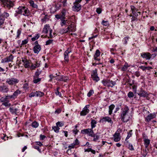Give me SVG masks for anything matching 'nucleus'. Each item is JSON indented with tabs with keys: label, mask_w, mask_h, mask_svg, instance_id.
I'll return each instance as SVG.
<instances>
[{
	"label": "nucleus",
	"mask_w": 157,
	"mask_h": 157,
	"mask_svg": "<svg viewBox=\"0 0 157 157\" xmlns=\"http://www.w3.org/2000/svg\"><path fill=\"white\" fill-rule=\"evenodd\" d=\"M29 3L31 6H32L33 8H37V6L36 5L34 4V2L33 1H30L29 2Z\"/></svg>",
	"instance_id": "nucleus-36"
},
{
	"label": "nucleus",
	"mask_w": 157,
	"mask_h": 157,
	"mask_svg": "<svg viewBox=\"0 0 157 157\" xmlns=\"http://www.w3.org/2000/svg\"><path fill=\"white\" fill-rule=\"evenodd\" d=\"M41 80V78H38V77H36L35 76H34L33 77V82L35 83H37L40 82Z\"/></svg>",
	"instance_id": "nucleus-28"
},
{
	"label": "nucleus",
	"mask_w": 157,
	"mask_h": 157,
	"mask_svg": "<svg viewBox=\"0 0 157 157\" xmlns=\"http://www.w3.org/2000/svg\"><path fill=\"white\" fill-rule=\"evenodd\" d=\"M9 110L12 113L16 114L18 110V107H16V105H13L10 108Z\"/></svg>",
	"instance_id": "nucleus-17"
},
{
	"label": "nucleus",
	"mask_w": 157,
	"mask_h": 157,
	"mask_svg": "<svg viewBox=\"0 0 157 157\" xmlns=\"http://www.w3.org/2000/svg\"><path fill=\"white\" fill-rule=\"evenodd\" d=\"M68 78L67 77L61 75L57 77L56 78V79L58 81L66 82Z\"/></svg>",
	"instance_id": "nucleus-18"
},
{
	"label": "nucleus",
	"mask_w": 157,
	"mask_h": 157,
	"mask_svg": "<svg viewBox=\"0 0 157 157\" xmlns=\"http://www.w3.org/2000/svg\"><path fill=\"white\" fill-rule=\"evenodd\" d=\"M81 6L79 4L74 3V5L72 7V10L74 11L78 12L81 9Z\"/></svg>",
	"instance_id": "nucleus-14"
},
{
	"label": "nucleus",
	"mask_w": 157,
	"mask_h": 157,
	"mask_svg": "<svg viewBox=\"0 0 157 157\" xmlns=\"http://www.w3.org/2000/svg\"><path fill=\"white\" fill-rule=\"evenodd\" d=\"M13 56L12 54H10L8 56L2 59L1 61L2 63H5L13 61Z\"/></svg>",
	"instance_id": "nucleus-9"
},
{
	"label": "nucleus",
	"mask_w": 157,
	"mask_h": 157,
	"mask_svg": "<svg viewBox=\"0 0 157 157\" xmlns=\"http://www.w3.org/2000/svg\"><path fill=\"white\" fill-rule=\"evenodd\" d=\"M23 88L25 89L28 88V84L27 83L24 84L23 86Z\"/></svg>",
	"instance_id": "nucleus-64"
},
{
	"label": "nucleus",
	"mask_w": 157,
	"mask_h": 157,
	"mask_svg": "<svg viewBox=\"0 0 157 157\" xmlns=\"http://www.w3.org/2000/svg\"><path fill=\"white\" fill-rule=\"evenodd\" d=\"M56 17L58 19H60L61 20H63L65 18V16H64V15L62 14V13L61 14L59 15H56Z\"/></svg>",
	"instance_id": "nucleus-27"
},
{
	"label": "nucleus",
	"mask_w": 157,
	"mask_h": 157,
	"mask_svg": "<svg viewBox=\"0 0 157 157\" xmlns=\"http://www.w3.org/2000/svg\"><path fill=\"white\" fill-rule=\"evenodd\" d=\"M2 1L1 3L4 6L9 9L13 7L14 5V1L11 0H3Z\"/></svg>",
	"instance_id": "nucleus-4"
},
{
	"label": "nucleus",
	"mask_w": 157,
	"mask_h": 157,
	"mask_svg": "<svg viewBox=\"0 0 157 157\" xmlns=\"http://www.w3.org/2000/svg\"><path fill=\"white\" fill-rule=\"evenodd\" d=\"M52 129L56 132L58 133L59 132V128L57 126L53 127Z\"/></svg>",
	"instance_id": "nucleus-40"
},
{
	"label": "nucleus",
	"mask_w": 157,
	"mask_h": 157,
	"mask_svg": "<svg viewBox=\"0 0 157 157\" xmlns=\"http://www.w3.org/2000/svg\"><path fill=\"white\" fill-rule=\"evenodd\" d=\"M21 61L23 63V64L25 68L29 67L31 63V61L30 60H28L23 58H21Z\"/></svg>",
	"instance_id": "nucleus-10"
},
{
	"label": "nucleus",
	"mask_w": 157,
	"mask_h": 157,
	"mask_svg": "<svg viewBox=\"0 0 157 157\" xmlns=\"http://www.w3.org/2000/svg\"><path fill=\"white\" fill-rule=\"evenodd\" d=\"M147 148V149H146L144 150H143L144 153H143V155L144 157H145L147 155L149 151L148 149Z\"/></svg>",
	"instance_id": "nucleus-43"
},
{
	"label": "nucleus",
	"mask_w": 157,
	"mask_h": 157,
	"mask_svg": "<svg viewBox=\"0 0 157 157\" xmlns=\"http://www.w3.org/2000/svg\"><path fill=\"white\" fill-rule=\"evenodd\" d=\"M61 25L62 26L67 25V20H64V19L63 20H61Z\"/></svg>",
	"instance_id": "nucleus-33"
},
{
	"label": "nucleus",
	"mask_w": 157,
	"mask_h": 157,
	"mask_svg": "<svg viewBox=\"0 0 157 157\" xmlns=\"http://www.w3.org/2000/svg\"><path fill=\"white\" fill-rule=\"evenodd\" d=\"M35 93L36 96L41 97L44 95V94L40 91H36Z\"/></svg>",
	"instance_id": "nucleus-26"
},
{
	"label": "nucleus",
	"mask_w": 157,
	"mask_h": 157,
	"mask_svg": "<svg viewBox=\"0 0 157 157\" xmlns=\"http://www.w3.org/2000/svg\"><path fill=\"white\" fill-rule=\"evenodd\" d=\"M94 93V91L93 90H90L88 93L87 94V96L88 97H90L92 95V94Z\"/></svg>",
	"instance_id": "nucleus-47"
},
{
	"label": "nucleus",
	"mask_w": 157,
	"mask_h": 157,
	"mask_svg": "<svg viewBox=\"0 0 157 157\" xmlns=\"http://www.w3.org/2000/svg\"><path fill=\"white\" fill-rule=\"evenodd\" d=\"M100 52L98 50H96L95 54L94 55V59L97 60L99 61L100 59L98 57L100 56Z\"/></svg>",
	"instance_id": "nucleus-20"
},
{
	"label": "nucleus",
	"mask_w": 157,
	"mask_h": 157,
	"mask_svg": "<svg viewBox=\"0 0 157 157\" xmlns=\"http://www.w3.org/2000/svg\"><path fill=\"white\" fill-rule=\"evenodd\" d=\"M132 135V133L131 132H129L125 140H126L128 139Z\"/></svg>",
	"instance_id": "nucleus-54"
},
{
	"label": "nucleus",
	"mask_w": 157,
	"mask_h": 157,
	"mask_svg": "<svg viewBox=\"0 0 157 157\" xmlns=\"http://www.w3.org/2000/svg\"><path fill=\"white\" fill-rule=\"evenodd\" d=\"M128 96L129 98H132L133 97L134 95L132 92H129L128 94Z\"/></svg>",
	"instance_id": "nucleus-52"
},
{
	"label": "nucleus",
	"mask_w": 157,
	"mask_h": 157,
	"mask_svg": "<svg viewBox=\"0 0 157 157\" xmlns=\"http://www.w3.org/2000/svg\"><path fill=\"white\" fill-rule=\"evenodd\" d=\"M131 8L132 10V13H134L136 11H137V10L135 7L133 6H131Z\"/></svg>",
	"instance_id": "nucleus-46"
},
{
	"label": "nucleus",
	"mask_w": 157,
	"mask_h": 157,
	"mask_svg": "<svg viewBox=\"0 0 157 157\" xmlns=\"http://www.w3.org/2000/svg\"><path fill=\"white\" fill-rule=\"evenodd\" d=\"M128 148L130 150H134V149L132 145L131 144H129L128 145Z\"/></svg>",
	"instance_id": "nucleus-56"
},
{
	"label": "nucleus",
	"mask_w": 157,
	"mask_h": 157,
	"mask_svg": "<svg viewBox=\"0 0 157 157\" xmlns=\"http://www.w3.org/2000/svg\"><path fill=\"white\" fill-rule=\"evenodd\" d=\"M16 12L18 14H21L25 16H28L30 14L29 10L25 6H20Z\"/></svg>",
	"instance_id": "nucleus-2"
},
{
	"label": "nucleus",
	"mask_w": 157,
	"mask_h": 157,
	"mask_svg": "<svg viewBox=\"0 0 157 157\" xmlns=\"http://www.w3.org/2000/svg\"><path fill=\"white\" fill-rule=\"evenodd\" d=\"M97 124V121L94 120L92 119L91 122V128H93L96 126V124Z\"/></svg>",
	"instance_id": "nucleus-29"
},
{
	"label": "nucleus",
	"mask_w": 157,
	"mask_h": 157,
	"mask_svg": "<svg viewBox=\"0 0 157 157\" xmlns=\"http://www.w3.org/2000/svg\"><path fill=\"white\" fill-rule=\"evenodd\" d=\"M91 77L93 80L96 82H98L100 79L99 78L98 76L96 70L93 71L91 74Z\"/></svg>",
	"instance_id": "nucleus-12"
},
{
	"label": "nucleus",
	"mask_w": 157,
	"mask_h": 157,
	"mask_svg": "<svg viewBox=\"0 0 157 157\" xmlns=\"http://www.w3.org/2000/svg\"><path fill=\"white\" fill-rule=\"evenodd\" d=\"M66 10L65 9H63L62 10V12H61V13H62V14L64 15V16H65L66 12Z\"/></svg>",
	"instance_id": "nucleus-58"
},
{
	"label": "nucleus",
	"mask_w": 157,
	"mask_h": 157,
	"mask_svg": "<svg viewBox=\"0 0 157 157\" xmlns=\"http://www.w3.org/2000/svg\"><path fill=\"white\" fill-rule=\"evenodd\" d=\"M93 128H88L82 130L81 131V133L83 134H88L91 136H94V132Z\"/></svg>",
	"instance_id": "nucleus-6"
},
{
	"label": "nucleus",
	"mask_w": 157,
	"mask_h": 157,
	"mask_svg": "<svg viewBox=\"0 0 157 157\" xmlns=\"http://www.w3.org/2000/svg\"><path fill=\"white\" fill-rule=\"evenodd\" d=\"M102 121L104 122H108L111 123H113V122L111 118L109 117H103L102 119Z\"/></svg>",
	"instance_id": "nucleus-23"
},
{
	"label": "nucleus",
	"mask_w": 157,
	"mask_h": 157,
	"mask_svg": "<svg viewBox=\"0 0 157 157\" xmlns=\"http://www.w3.org/2000/svg\"><path fill=\"white\" fill-rule=\"evenodd\" d=\"M115 106L113 105H111L109 107V114L111 115L112 112V110L114 109Z\"/></svg>",
	"instance_id": "nucleus-30"
},
{
	"label": "nucleus",
	"mask_w": 157,
	"mask_h": 157,
	"mask_svg": "<svg viewBox=\"0 0 157 157\" xmlns=\"http://www.w3.org/2000/svg\"><path fill=\"white\" fill-rule=\"evenodd\" d=\"M2 104V105H3L4 106H6V107L9 106L10 105V103H9V102H7L6 101L4 102H3Z\"/></svg>",
	"instance_id": "nucleus-48"
},
{
	"label": "nucleus",
	"mask_w": 157,
	"mask_h": 157,
	"mask_svg": "<svg viewBox=\"0 0 157 157\" xmlns=\"http://www.w3.org/2000/svg\"><path fill=\"white\" fill-rule=\"evenodd\" d=\"M141 56L146 59H150L151 57V54L149 52H143L141 54Z\"/></svg>",
	"instance_id": "nucleus-13"
},
{
	"label": "nucleus",
	"mask_w": 157,
	"mask_h": 157,
	"mask_svg": "<svg viewBox=\"0 0 157 157\" xmlns=\"http://www.w3.org/2000/svg\"><path fill=\"white\" fill-rule=\"evenodd\" d=\"M102 83L105 86L108 87H113L116 84L115 82L110 79H103L102 81Z\"/></svg>",
	"instance_id": "nucleus-3"
},
{
	"label": "nucleus",
	"mask_w": 157,
	"mask_h": 157,
	"mask_svg": "<svg viewBox=\"0 0 157 157\" xmlns=\"http://www.w3.org/2000/svg\"><path fill=\"white\" fill-rule=\"evenodd\" d=\"M75 145L73 143V144H71L70 145H69L68 146V148H70V149H71L72 148H74Z\"/></svg>",
	"instance_id": "nucleus-61"
},
{
	"label": "nucleus",
	"mask_w": 157,
	"mask_h": 157,
	"mask_svg": "<svg viewBox=\"0 0 157 157\" xmlns=\"http://www.w3.org/2000/svg\"><path fill=\"white\" fill-rule=\"evenodd\" d=\"M21 91L19 89L17 90L13 94V95L10 96V98H16L17 96L21 93Z\"/></svg>",
	"instance_id": "nucleus-19"
},
{
	"label": "nucleus",
	"mask_w": 157,
	"mask_h": 157,
	"mask_svg": "<svg viewBox=\"0 0 157 157\" xmlns=\"http://www.w3.org/2000/svg\"><path fill=\"white\" fill-rule=\"evenodd\" d=\"M96 12L100 14L101 13V10L100 8H97L96 9Z\"/></svg>",
	"instance_id": "nucleus-62"
},
{
	"label": "nucleus",
	"mask_w": 157,
	"mask_h": 157,
	"mask_svg": "<svg viewBox=\"0 0 157 157\" xmlns=\"http://www.w3.org/2000/svg\"><path fill=\"white\" fill-rule=\"evenodd\" d=\"M9 90V89L7 86L5 85L4 84L0 86V91L3 93H7Z\"/></svg>",
	"instance_id": "nucleus-16"
},
{
	"label": "nucleus",
	"mask_w": 157,
	"mask_h": 157,
	"mask_svg": "<svg viewBox=\"0 0 157 157\" xmlns=\"http://www.w3.org/2000/svg\"><path fill=\"white\" fill-rule=\"evenodd\" d=\"M53 40L52 39H49L47 41L46 43V45H49L53 43Z\"/></svg>",
	"instance_id": "nucleus-44"
},
{
	"label": "nucleus",
	"mask_w": 157,
	"mask_h": 157,
	"mask_svg": "<svg viewBox=\"0 0 157 157\" xmlns=\"http://www.w3.org/2000/svg\"><path fill=\"white\" fill-rule=\"evenodd\" d=\"M89 106L90 105H89L85 106L82 110L80 112V114L81 116H85L89 112V110L88 108Z\"/></svg>",
	"instance_id": "nucleus-11"
},
{
	"label": "nucleus",
	"mask_w": 157,
	"mask_h": 157,
	"mask_svg": "<svg viewBox=\"0 0 157 157\" xmlns=\"http://www.w3.org/2000/svg\"><path fill=\"white\" fill-rule=\"evenodd\" d=\"M129 67L128 64L127 63H125L124 66L122 68V70L123 71H125L127 70L128 68Z\"/></svg>",
	"instance_id": "nucleus-35"
},
{
	"label": "nucleus",
	"mask_w": 157,
	"mask_h": 157,
	"mask_svg": "<svg viewBox=\"0 0 157 157\" xmlns=\"http://www.w3.org/2000/svg\"><path fill=\"white\" fill-rule=\"evenodd\" d=\"M51 29L50 28L49 25H46L44 26L43 29V32L45 33H47L48 31L49 30L50 31Z\"/></svg>",
	"instance_id": "nucleus-21"
},
{
	"label": "nucleus",
	"mask_w": 157,
	"mask_h": 157,
	"mask_svg": "<svg viewBox=\"0 0 157 157\" xmlns=\"http://www.w3.org/2000/svg\"><path fill=\"white\" fill-rule=\"evenodd\" d=\"M71 52V51L69 49H67L66 50L64 53V55L68 56V54Z\"/></svg>",
	"instance_id": "nucleus-50"
},
{
	"label": "nucleus",
	"mask_w": 157,
	"mask_h": 157,
	"mask_svg": "<svg viewBox=\"0 0 157 157\" xmlns=\"http://www.w3.org/2000/svg\"><path fill=\"white\" fill-rule=\"evenodd\" d=\"M32 126L35 128H37L39 126V124L36 121H34L32 123Z\"/></svg>",
	"instance_id": "nucleus-34"
},
{
	"label": "nucleus",
	"mask_w": 157,
	"mask_h": 157,
	"mask_svg": "<svg viewBox=\"0 0 157 157\" xmlns=\"http://www.w3.org/2000/svg\"><path fill=\"white\" fill-rule=\"evenodd\" d=\"M39 37L40 35L39 34H36L34 37L32 38L31 40L33 41H35V40L37 39Z\"/></svg>",
	"instance_id": "nucleus-41"
},
{
	"label": "nucleus",
	"mask_w": 157,
	"mask_h": 157,
	"mask_svg": "<svg viewBox=\"0 0 157 157\" xmlns=\"http://www.w3.org/2000/svg\"><path fill=\"white\" fill-rule=\"evenodd\" d=\"M7 97L6 96V97H3L2 98H1L0 99V101L1 102H5L6 101H7Z\"/></svg>",
	"instance_id": "nucleus-37"
},
{
	"label": "nucleus",
	"mask_w": 157,
	"mask_h": 157,
	"mask_svg": "<svg viewBox=\"0 0 157 157\" xmlns=\"http://www.w3.org/2000/svg\"><path fill=\"white\" fill-rule=\"evenodd\" d=\"M85 152H91L93 154H95V151L94 150L92 149L91 148H88L86 149H85Z\"/></svg>",
	"instance_id": "nucleus-31"
},
{
	"label": "nucleus",
	"mask_w": 157,
	"mask_h": 157,
	"mask_svg": "<svg viewBox=\"0 0 157 157\" xmlns=\"http://www.w3.org/2000/svg\"><path fill=\"white\" fill-rule=\"evenodd\" d=\"M138 94L140 97H146L148 95L147 92L143 90H141L140 93Z\"/></svg>",
	"instance_id": "nucleus-22"
},
{
	"label": "nucleus",
	"mask_w": 157,
	"mask_h": 157,
	"mask_svg": "<svg viewBox=\"0 0 157 157\" xmlns=\"http://www.w3.org/2000/svg\"><path fill=\"white\" fill-rule=\"evenodd\" d=\"M19 82V80L16 78H10L6 79V82L10 85H15Z\"/></svg>",
	"instance_id": "nucleus-5"
},
{
	"label": "nucleus",
	"mask_w": 157,
	"mask_h": 157,
	"mask_svg": "<svg viewBox=\"0 0 157 157\" xmlns=\"http://www.w3.org/2000/svg\"><path fill=\"white\" fill-rule=\"evenodd\" d=\"M34 96H36L35 92H32V93H30L29 95V97L30 98H31L33 97H34Z\"/></svg>",
	"instance_id": "nucleus-57"
},
{
	"label": "nucleus",
	"mask_w": 157,
	"mask_h": 157,
	"mask_svg": "<svg viewBox=\"0 0 157 157\" xmlns=\"http://www.w3.org/2000/svg\"><path fill=\"white\" fill-rule=\"evenodd\" d=\"M40 74V72L38 71L36 72L34 76H35L36 77H38V76Z\"/></svg>",
	"instance_id": "nucleus-59"
},
{
	"label": "nucleus",
	"mask_w": 157,
	"mask_h": 157,
	"mask_svg": "<svg viewBox=\"0 0 157 157\" xmlns=\"http://www.w3.org/2000/svg\"><path fill=\"white\" fill-rule=\"evenodd\" d=\"M1 16L4 17H4L7 18L9 16V14L7 12H4L2 14Z\"/></svg>",
	"instance_id": "nucleus-38"
},
{
	"label": "nucleus",
	"mask_w": 157,
	"mask_h": 157,
	"mask_svg": "<svg viewBox=\"0 0 157 157\" xmlns=\"http://www.w3.org/2000/svg\"><path fill=\"white\" fill-rule=\"evenodd\" d=\"M101 23L102 24L106 27L108 26L109 25L108 21H107L103 20L102 21Z\"/></svg>",
	"instance_id": "nucleus-42"
},
{
	"label": "nucleus",
	"mask_w": 157,
	"mask_h": 157,
	"mask_svg": "<svg viewBox=\"0 0 157 157\" xmlns=\"http://www.w3.org/2000/svg\"><path fill=\"white\" fill-rule=\"evenodd\" d=\"M28 40L27 39L23 40L22 41L21 45H25L28 42Z\"/></svg>",
	"instance_id": "nucleus-53"
},
{
	"label": "nucleus",
	"mask_w": 157,
	"mask_h": 157,
	"mask_svg": "<svg viewBox=\"0 0 157 157\" xmlns=\"http://www.w3.org/2000/svg\"><path fill=\"white\" fill-rule=\"evenodd\" d=\"M93 137H94V138L93 139V140L94 141H96L97 140H98V139L99 138V137L98 136H95V135H94V136H93Z\"/></svg>",
	"instance_id": "nucleus-60"
},
{
	"label": "nucleus",
	"mask_w": 157,
	"mask_h": 157,
	"mask_svg": "<svg viewBox=\"0 0 157 157\" xmlns=\"http://www.w3.org/2000/svg\"><path fill=\"white\" fill-rule=\"evenodd\" d=\"M46 138V136L44 135L41 134L40 135V138L41 140H43Z\"/></svg>",
	"instance_id": "nucleus-63"
},
{
	"label": "nucleus",
	"mask_w": 157,
	"mask_h": 157,
	"mask_svg": "<svg viewBox=\"0 0 157 157\" xmlns=\"http://www.w3.org/2000/svg\"><path fill=\"white\" fill-rule=\"evenodd\" d=\"M144 145L146 148H147L150 143V140L146 138H144Z\"/></svg>",
	"instance_id": "nucleus-24"
},
{
	"label": "nucleus",
	"mask_w": 157,
	"mask_h": 157,
	"mask_svg": "<svg viewBox=\"0 0 157 157\" xmlns=\"http://www.w3.org/2000/svg\"><path fill=\"white\" fill-rule=\"evenodd\" d=\"M154 117V116L151 114L148 115L146 118V120L148 121H149L153 119Z\"/></svg>",
	"instance_id": "nucleus-25"
},
{
	"label": "nucleus",
	"mask_w": 157,
	"mask_h": 157,
	"mask_svg": "<svg viewBox=\"0 0 157 157\" xmlns=\"http://www.w3.org/2000/svg\"><path fill=\"white\" fill-rule=\"evenodd\" d=\"M129 37H125L124 40V43L125 44H126L127 43V41L128 40Z\"/></svg>",
	"instance_id": "nucleus-55"
},
{
	"label": "nucleus",
	"mask_w": 157,
	"mask_h": 157,
	"mask_svg": "<svg viewBox=\"0 0 157 157\" xmlns=\"http://www.w3.org/2000/svg\"><path fill=\"white\" fill-rule=\"evenodd\" d=\"M64 56V60L65 63H67L69 61V57L68 56Z\"/></svg>",
	"instance_id": "nucleus-51"
},
{
	"label": "nucleus",
	"mask_w": 157,
	"mask_h": 157,
	"mask_svg": "<svg viewBox=\"0 0 157 157\" xmlns=\"http://www.w3.org/2000/svg\"><path fill=\"white\" fill-rule=\"evenodd\" d=\"M34 45L33 48L34 52L35 53L38 54L41 50L40 46L38 44L37 41L34 43Z\"/></svg>",
	"instance_id": "nucleus-7"
},
{
	"label": "nucleus",
	"mask_w": 157,
	"mask_h": 157,
	"mask_svg": "<svg viewBox=\"0 0 157 157\" xmlns=\"http://www.w3.org/2000/svg\"><path fill=\"white\" fill-rule=\"evenodd\" d=\"M121 116V120L124 122H127L129 119V109L127 106H125L122 109Z\"/></svg>",
	"instance_id": "nucleus-1"
},
{
	"label": "nucleus",
	"mask_w": 157,
	"mask_h": 157,
	"mask_svg": "<svg viewBox=\"0 0 157 157\" xmlns=\"http://www.w3.org/2000/svg\"><path fill=\"white\" fill-rule=\"evenodd\" d=\"M114 140L116 142L119 141L121 139L120 133L118 132H116L113 135Z\"/></svg>",
	"instance_id": "nucleus-15"
},
{
	"label": "nucleus",
	"mask_w": 157,
	"mask_h": 157,
	"mask_svg": "<svg viewBox=\"0 0 157 157\" xmlns=\"http://www.w3.org/2000/svg\"><path fill=\"white\" fill-rule=\"evenodd\" d=\"M75 30L74 28L72 29V27L71 25H69L68 26L66 29H61L59 32L62 34H63L64 33H66L69 32L74 31Z\"/></svg>",
	"instance_id": "nucleus-8"
},
{
	"label": "nucleus",
	"mask_w": 157,
	"mask_h": 157,
	"mask_svg": "<svg viewBox=\"0 0 157 157\" xmlns=\"http://www.w3.org/2000/svg\"><path fill=\"white\" fill-rule=\"evenodd\" d=\"M56 126L58 127H61L63 125V124L60 122H58L56 123Z\"/></svg>",
	"instance_id": "nucleus-49"
},
{
	"label": "nucleus",
	"mask_w": 157,
	"mask_h": 157,
	"mask_svg": "<svg viewBox=\"0 0 157 157\" xmlns=\"http://www.w3.org/2000/svg\"><path fill=\"white\" fill-rule=\"evenodd\" d=\"M59 87H58L57 89V90L56 91L55 93L56 95H59V97L61 96V94L59 92Z\"/></svg>",
	"instance_id": "nucleus-45"
},
{
	"label": "nucleus",
	"mask_w": 157,
	"mask_h": 157,
	"mask_svg": "<svg viewBox=\"0 0 157 157\" xmlns=\"http://www.w3.org/2000/svg\"><path fill=\"white\" fill-rule=\"evenodd\" d=\"M5 18L2 16L0 17V26L2 25L4 23Z\"/></svg>",
	"instance_id": "nucleus-39"
},
{
	"label": "nucleus",
	"mask_w": 157,
	"mask_h": 157,
	"mask_svg": "<svg viewBox=\"0 0 157 157\" xmlns=\"http://www.w3.org/2000/svg\"><path fill=\"white\" fill-rule=\"evenodd\" d=\"M52 29L50 30L49 31V37L51 38H52L55 37L56 36V33H54L52 34Z\"/></svg>",
	"instance_id": "nucleus-32"
}]
</instances>
